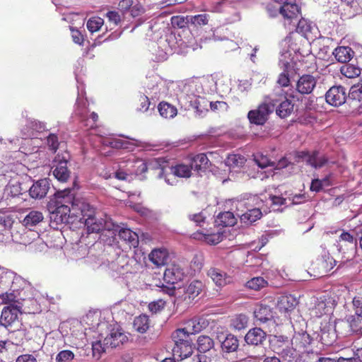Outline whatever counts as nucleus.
<instances>
[{
  "label": "nucleus",
  "mask_w": 362,
  "mask_h": 362,
  "mask_svg": "<svg viewBox=\"0 0 362 362\" xmlns=\"http://www.w3.org/2000/svg\"><path fill=\"white\" fill-rule=\"evenodd\" d=\"M47 143L49 148L55 153L59 144L57 136L54 134H50L47 138Z\"/></svg>",
  "instance_id": "nucleus-54"
},
{
  "label": "nucleus",
  "mask_w": 362,
  "mask_h": 362,
  "mask_svg": "<svg viewBox=\"0 0 362 362\" xmlns=\"http://www.w3.org/2000/svg\"><path fill=\"white\" fill-rule=\"evenodd\" d=\"M279 13L284 18V25L289 30L296 27L298 18L300 16V8L296 4H284L279 8Z\"/></svg>",
  "instance_id": "nucleus-6"
},
{
  "label": "nucleus",
  "mask_w": 362,
  "mask_h": 362,
  "mask_svg": "<svg viewBox=\"0 0 362 362\" xmlns=\"http://www.w3.org/2000/svg\"><path fill=\"white\" fill-rule=\"evenodd\" d=\"M68 160L69 156L57 154L53 160L52 168L53 175L62 182H66L70 177L71 172L67 166Z\"/></svg>",
  "instance_id": "nucleus-7"
},
{
  "label": "nucleus",
  "mask_w": 362,
  "mask_h": 362,
  "mask_svg": "<svg viewBox=\"0 0 362 362\" xmlns=\"http://www.w3.org/2000/svg\"><path fill=\"white\" fill-rule=\"evenodd\" d=\"M49 189V182L47 179H41L34 182L29 189V194L33 199L44 198Z\"/></svg>",
  "instance_id": "nucleus-14"
},
{
  "label": "nucleus",
  "mask_w": 362,
  "mask_h": 362,
  "mask_svg": "<svg viewBox=\"0 0 362 362\" xmlns=\"http://www.w3.org/2000/svg\"><path fill=\"white\" fill-rule=\"evenodd\" d=\"M149 259L157 267L163 266L169 260V253L165 248L154 249L149 255Z\"/></svg>",
  "instance_id": "nucleus-17"
},
{
  "label": "nucleus",
  "mask_w": 362,
  "mask_h": 362,
  "mask_svg": "<svg viewBox=\"0 0 362 362\" xmlns=\"http://www.w3.org/2000/svg\"><path fill=\"white\" fill-rule=\"evenodd\" d=\"M165 301L162 299H158L157 300H154L148 304V310L152 314H156L157 313L160 312L164 309L165 306Z\"/></svg>",
  "instance_id": "nucleus-47"
},
{
  "label": "nucleus",
  "mask_w": 362,
  "mask_h": 362,
  "mask_svg": "<svg viewBox=\"0 0 362 362\" xmlns=\"http://www.w3.org/2000/svg\"><path fill=\"white\" fill-rule=\"evenodd\" d=\"M266 10L268 15L272 18L276 16L279 12V8H277L274 4H268L266 7Z\"/></svg>",
  "instance_id": "nucleus-64"
},
{
  "label": "nucleus",
  "mask_w": 362,
  "mask_h": 362,
  "mask_svg": "<svg viewBox=\"0 0 362 362\" xmlns=\"http://www.w3.org/2000/svg\"><path fill=\"white\" fill-rule=\"evenodd\" d=\"M85 201L84 198L76 197L70 189L57 192L47 205L51 218L57 224L69 223L70 218L81 216V206Z\"/></svg>",
  "instance_id": "nucleus-1"
},
{
  "label": "nucleus",
  "mask_w": 362,
  "mask_h": 362,
  "mask_svg": "<svg viewBox=\"0 0 362 362\" xmlns=\"http://www.w3.org/2000/svg\"><path fill=\"white\" fill-rule=\"evenodd\" d=\"M274 351L283 358H286L293 355V353H291V350L288 346L281 349L280 346L276 347L275 345H274Z\"/></svg>",
  "instance_id": "nucleus-58"
},
{
  "label": "nucleus",
  "mask_w": 362,
  "mask_h": 362,
  "mask_svg": "<svg viewBox=\"0 0 362 362\" xmlns=\"http://www.w3.org/2000/svg\"><path fill=\"white\" fill-rule=\"evenodd\" d=\"M330 310L331 307L328 305L326 300L320 298L316 301L312 311L315 317H321L322 315L328 314Z\"/></svg>",
  "instance_id": "nucleus-29"
},
{
  "label": "nucleus",
  "mask_w": 362,
  "mask_h": 362,
  "mask_svg": "<svg viewBox=\"0 0 362 362\" xmlns=\"http://www.w3.org/2000/svg\"><path fill=\"white\" fill-rule=\"evenodd\" d=\"M246 159L244 156L238 154H232L228 156V167L230 173L240 172V168L244 165Z\"/></svg>",
  "instance_id": "nucleus-25"
},
{
  "label": "nucleus",
  "mask_w": 362,
  "mask_h": 362,
  "mask_svg": "<svg viewBox=\"0 0 362 362\" xmlns=\"http://www.w3.org/2000/svg\"><path fill=\"white\" fill-rule=\"evenodd\" d=\"M262 211L259 209L255 208L249 209L243 214V219H247L250 223H253L262 217Z\"/></svg>",
  "instance_id": "nucleus-45"
},
{
  "label": "nucleus",
  "mask_w": 362,
  "mask_h": 362,
  "mask_svg": "<svg viewBox=\"0 0 362 362\" xmlns=\"http://www.w3.org/2000/svg\"><path fill=\"white\" fill-rule=\"evenodd\" d=\"M158 109L160 116L165 119L173 118L177 114L176 107L165 101L158 104Z\"/></svg>",
  "instance_id": "nucleus-27"
},
{
  "label": "nucleus",
  "mask_w": 362,
  "mask_h": 362,
  "mask_svg": "<svg viewBox=\"0 0 362 362\" xmlns=\"http://www.w3.org/2000/svg\"><path fill=\"white\" fill-rule=\"evenodd\" d=\"M208 275L212 279L214 282L218 286L225 284V278L219 269L211 268L208 271Z\"/></svg>",
  "instance_id": "nucleus-43"
},
{
  "label": "nucleus",
  "mask_w": 362,
  "mask_h": 362,
  "mask_svg": "<svg viewBox=\"0 0 362 362\" xmlns=\"http://www.w3.org/2000/svg\"><path fill=\"white\" fill-rule=\"evenodd\" d=\"M340 241L347 242L351 247V250L356 249V240L349 232H343L339 236Z\"/></svg>",
  "instance_id": "nucleus-53"
},
{
  "label": "nucleus",
  "mask_w": 362,
  "mask_h": 362,
  "mask_svg": "<svg viewBox=\"0 0 362 362\" xmlns=\"http://www.w3.org/2000/svg\"><path fill=\"white\" fill-rule=\"evenodd\" d=\"M214 226L219 231L226 227V212L221 211L218 214L214 220Z\"/></svg>",
  "instance_id": "nucleus-49"
},
{
  "label": "nucleus",
  "mask_w": 362,
  "mask_h": 362,
  "mask_svg": "<svg viewBox=\"0 0 362 362\" xmlns=\"http://www.w3.org/2000/svg\"><path fill=\"white\" fill-rule=\"evenodd\" d=\"M254 315L257 320L263 323L271 320L273 317L270 307L263 304L257 306L254 311Z\"/></svg>",
  "instance_id": "nucleus-21"
},
{
  "label": "nucleus",
  "mask_w": 362,
  "mask_h": 362,
  "mask_svg": "<svg viewBox=\"0 0 362 362\" xmlns=\"http://www.w3.org/2000/svg\"><path fill=\"white\" fill-rule=\"evenodd\" d=\"M340 71L341 73L347 78H354L359 76L361 74L359 68L350 64L342 66Z\"/></svg>",
  "instance_id": "nucleus-41"
},
{
  "label": "nucleus",
  "mask_w": 362,
  "mask_h": 362,
  "mask_svg": "<svg viewBox=\"0 0 362 362\" xmlns=\"http://www.w3.org/2000/svg\"><path fill=\"white\" fill-rule=\"evenodd\" d=\"M296 30L298 33H302L303 35H307L308 33H310L313 29V25L308 20L301 18L300 19L298 18V21L296 23V27L293 30Z\"/></svg>",
  "instance_id": "nucleus-40"
},
{
  "label": "nucleus",
  "mask_w": 362,
  "mask_h": 362,
  "mask_svg": "<svg viewBox=\"0 0 362 362\" xmlns=\"http://www.w3.org/2000/svg\"><path fill=\"white\" fill-rule=\"evenodd\" d=\"M209 22L206 14H199L190 17V23L194 26H201L206 25Z\"/></svg>",
  "instance_id": "nucleus-48"
},
{
  "label": "nucleus",
  "mask_w": 362,
  "mask_h": 362,
  "mask_svg": "<svg viewBox=\"0 0 362 362\" xmlns=\"http://www.w3.org/2000/svg\"><path fill=\"white\" fill-rule=\"evenodd\" d=\"M225 230H218L217 233H206V243L211 245H215L221 242L223 239Z\"/></svg>",
  "instance_id": "nucleus-44"
},
{
  "label": "nucleus",
  "mask_w": 362,
  "mask_h": 362,
  "mask_svg": "<svg viewBox=\"0 0 362 362\" xmlns=\"http://www.w3.org/2000/svg\"><path fill=\"white\" fill-rule=\"evenodd\" d=\"M214 83L213 78H202V80H189L187 82L185 81H170L168 82L166 86L167 89H172L176 90L177 89H195L197 90L200 88L198 86V83L201 85L202 89L206 88L205 84L206 83Z\"/></svg>",
  "instance_id": "nucleus-10"
},
{
  "label": "nucleus",
  "mask_w": 362,
  "mask_h": 362,
  "mask_svg": "<svg viewBox=\"0 0 362 362\" xmlns=\"http://www.w3.org/2000/svg\"><path fill=\"white\" fill-rule=\"evenodd\" d=\"M81 215L79 218L80 221H83L88 233H100L106 228V222L102 218L95 216V209L86 200L82 204Z\"/></svg>",
  "instance_id": "nucleus-3"
},
{
  "label": "nucleus",
  "mask_w": 362,
  "mask_h": 362,
  "mask_svg": "<svg viewBox=\"0 0 362 362\" xmlns=\"http://www.w3.org/2000/svg\"><path fill=\"white\" fill-rule=\"evenodd\" d=\"M107 144L113 148H126L127 142L120 139H112L107 141Z\"/></svg>",
  "instance_id": "nucleus-56"
},
{
  "label": "nucleus",
  "mask_w": 362,
  "mask_h": 362,
  "mask_svg": "<svg viewBox=\"0 0 362 362\" xmlns=\"http://www.w3.org/2000/svg\"><path fill=\"white\" fill-rule=\"evenodd\" d=\"M44 219V216L42 212L39 211H30L24 218L23 224L26 228H31L39 224Z\"/></svg>",
  "instance_id": "nucleus-20"
},
{
  "label": "nucleus",
  "mask_w": 362,
  "mask_h": 362,
  "mask_svg": "<svg viewBox=\"0 0 362 362\" xmlns=\"http://www.w3.org/2000/svg\"><path fill=\"white\" fill-rule=\"evenodd\" d=\"M184 277V272L181 267L175 264H170L165 270L163 279L170 284L174 285L182 281Z\"/></svg>",
  "instance_id": "nucleus-12"
},
{
  "label": "nucleus",
  "mask_w": 362,
  "mask_h": 362,
  "mask_svg": "<svg viewBox=\"0 0 362 362\" xmlns=\"http://www.w3.org/2000/svg\"><path fill=\"white\" fill-rule=\"evenodd\" d=\"M74 354L71 350H63L56 356V362H70L74 358Z\"/></svg>",
  "instance_id": "nucleus-46"
},
{
  "label": "nucleus",
  "mask_w": 362,
  "mask_h": 362,
  "mask_svg": "<svg viewBox=\"0 0 362 362\" xmlns=\"http://www.w3.org/2000/svg\"><path fill=\"white\" fill-rule=\"evenodd\" d=\"M118 235L120 239L128 242L132 246L136 247L138 245V235L136 233L129 228H122L119 230Z\"/></svg>",
  "instance_id": "nucleus-31"
},
{
  "label": "nucleus",
  "mask_w": 362,
  "mask_h": 362,
  "mask_svg": "<svg viewBox=\"0 0 362 362\" xmlns=\"http://www.w3.org/2000/svg\"><path fill=\"white\" fill-rule=\"evenodd\" d=\"M352 303L355 310V315L362 317V298L359 296L354 297Z\"/></svg>",
  "instance_id": "nucleus-57"
},
{
  "label": "nucleus",
  "mask_w": 362,
  "mask_h": 362,
  "mask_svg": "<svg viewBox=\"0 0 362 362\" xmlns=\"http://www.w3.org/2000/svg\"><path fill=\"white\" fill-rule=\"evenodd\" d=\"M191 165L178 164L171 168V172L180 177H189L192 171Z\"/></svg>",
  "instance_id": "nucleus-37"
},
{
  "label": "nucleus",
  "mask_w": 362,
  "mask_h": 362,
  "mask_svg": "<svg viewBox=\"0 0 362 362\" xmlns=\"http://www.w3.org/2000/svg\"><path fill=\"white\" fill-rule=\"evenodd\" d=\"M188 218L194 222L197 226L202 227L206 221V216L204 211H201L194 214H189Z\"/></svg>",
  "instance_id": "nucleus-50"
},
{
  "label": "nucleus",
  "mask_w": 362,
  "mask_h": 362,
  "mask_svg": "<svg viewBox=\"0 0 362 362\" xmlns=\"http://www.w3.org/2000/svg\"><path fill=\"white\" fill-rule=\"evenodd\" d=\"M81 121L84 123V126L88 129H93L97 127L98 115L96 112H93L90 115V118L86 119H81Z\"/></svg>",
  "instance_id": "nucleus-51"
},
{
  "label": "nucleus",
  "mask_w": 362,
  "mask_h": 362,
  "mask_svg": "<svg viewBox=\"0 0 362 362\" xmlns=\"http://www.w3.org/2000/svg\"><path fill=\"white\" fill-rule=\"evenodd\" d=\"M207 322L200 317L192 318L189 320L185 325V327L182 329H177L173 334V337L175 339L183 335L185 338H188L189 334H194L200 332L203 329L207 326Z\"/></svg>",
  "instance_id": "nucleus-8"
},
{
  "label": "nucleus",
  "mask_w": 362,
  "mask_h": 362,
  "mask_svg": "<svg viewBox=\"0 0 362 362\" xmlns=\"http://www.w3.org/2000/svg\"><path fill=\"white\" fill-rule=\"evenodd\" d=\"M209 160L205 153H199L191 158V168L199 172L205 170L209 167Z\"/></svg>",
  "instance_id": "nucleus-19"
},
{
  "label": "nucleus",
  "mask_w": 362,
  "mask_h": 362,
  "mask_svg": "<svg viewBox=\"0 0 362 362\" xmlns=\"http://www.w3.org/2000/svg\"><path fill=\"white\" fill-rule=\"evenodd\" d=\"M310 343V339L307 334H298L291 340L293 349L299 352L304 351Z\"/></svg>",
  "instance_id": "nucleus-18"
},
{
  "label": "nucleus",
  "mask_w": 362,
  "mask_h": 362,
  "mask_svg": "<svg viewBox=\"0 0 362 362\" xmlns=\"http://www.w3.org/2000/svg\"><path fill=\"white\" fill-rule=\"evenodd\" d=\"M354 53L353 50L349 47H338L333 52L335 59L341 63L349 62Z\"/></svg>",
  "instance_id": "nucleus-24"
},
{
  "label": "nucleus",
  "mask_w": 362,
  "mask_h": 362,
  "mask_svg": "<svg viewBox=\"0 0 362 362\" xmlns=\"http://www.w3.org/2000/svg\"><path fill=\"white\" fill-rule=\"evenodd\" d=\"M203 284L200 281H193L189 285L182 288V293L178 291L177 302H182L186 305H189L195 298L201 293Z\"/></svg>",
  "instance_id": "nucleus-5"
},
{
  "label": "nucleus",
  "mask_w": 362,
  "mask_h": 362,
  "mask_svg": "<svg viewBox=\"0 0 362 362\" xmlns=\"http://www.w3.org/2000/svg\"><path fill=\"white\" fill-rule=\"evenodd\" d=\"M194 105L197 115L199 117H203L209 112V107H213L214 104L205 98L198 97L194 102Z\"/></svg>",
  "instance_id": "nucleus-28"
},
{
  "label": "nucleus",
  "mask_w": 362,
  "mask_h": 362,
  "mask_svg": "<svg viewBox=\"0 0 362 362\" xmlns=\"http://www.w3.org/2000/svg\"><path fill=\"white\" fill-rule=\"evenodd\" d=\"M128 341V337L119 329L113 328L110 333L105 338V345L111 348H116Z\"/></svg>",
  "instance_id": "nucleus-15"
},
{
  "label": "nucleus",
  "mask_w": 362,
  "mask_h": 362,
  "mask_svg": "<svg viewBox=\"0 0 362 362\" xmlns=\"http://www.w3.org/2000/svg\"><path fill=\"white\" fill-rule=\"evenodd\" d=\"M347 322L350 329L353 333L362 334V317L356 315H351L348 317Z\"/></svg>",
  "instance_id": "nucleus-36"
},
{
  "label": "nucleus",
  "mask_w": 362,
  "mask_h": 362,
  "mask_svg": "<svg viewBox=\"0 0 362 362\" xmlns=\"http://www.w3.org/2000/svg\"><path fill=\"white\" fill-rule=\"evenodd\" d=\"M281 64L284 68V71L279 74L277 80V83L280 87H287L289 85L290 79L288 76V69L291 67V64L288 62L281 61Z\"/></svg>",
  "instance_id": "nucleus-33"
},
{
  "label": "nucleus",
  "mask_w": 362,
  "mask_h": 362,
  "mask_svg": "<svg viewBox=\"0 0 362 362\" xmlns=\"http://www.w3.org/2000/svg\"><path fill=\"white\" fill-rule=\"evenodd\" d=\"M294 105L288 99L282 101L276 110V114L281 118L289 116L293 110Z\"/></svg>",
  "instance_id": "nucleus-32"
},
{
  "label": "nucleus",
  "mask_w": 362,
  "mask_h": 362,
  "mask_svg": "<svg viewBox=\"0 0 362 362\" xmlns=\"http://www.w3.org/2000/svg\"><path fill=\"white\" fill-rule=\"evenodd\" d=\"M267 281L261 276L252 278L246 283V286L248 288L255 291H259L267 286Z\"/></svg>",
  "instance_id": "nucleus-39"
},
{
  "label": "nucleus",
  "mask_w": 362,
  "mask_h": 362,
  "mask_svg": "<svg viewBox=\"0 0 362 362\" xmlns=\"http://www.w3.org/2000/svg\"><path fill=\"white\" fill-rule=\"evenodd\" d=\"M133 327L139 333H145L149 328V318L146 315H140L135 317Z\"/></svg>",
  "instance_id": "nucleus-30"
},
{
  "label": "nucleus",
  "mask_w": 362,
  "mask_h": 362,
  "mask_svg": "<svg viewBox=\"0 0 362 362\" xmlns=\"http://www.w3.org/2000/svg\"><path fill=\"white\" fill-rule=\"evenodd\" d=\"M274 105L262 103L257 109L249 111L247 118L251 124L263 125L268 119L269 115L274 111Z\"/></svg>",
  "instance_id": "nucleus-4"
},
{
  "label": "nucleus",
  "mask_w": 362,
  "mask_h": 362,
  "mask_svg": "<svg viewBox=\"0 0 362 362\" xmlns=\"http://www.w3.org/2000/svg\"><path fill=\"white\" fill-rule=\"evenodd\" d=\"M309 165L317 168H321L327 162V159L325 157H318V152L313 151L312 154L308 155L307 161Z\"/></svg>",
  "instance_id": "nucleus-38"
},
{
  "label": "nucleus",
  "mask_w": 362,
  "mask_h": 362,
  "mask_svg": "<svg viewBox=\"0 0 362 362\" xmlns=\"http://www.w3.org/2000/svg\"><path fill=\"white\" fill-rule=\"evenodd\" d=\"M316 83L314 76L309 74L303 75L298 81L296 90H313Z\"/></svg>",
  "instance_id": "nucleus-22"
},
{
  "label": "nucleus",
  "mask_w": 362,
  "mask_h": 362,
  "mask_svg": "<svg viewBox=\"0 0 362 362\" xmlns=\"http://www.w3.org/2000/svg\"><path fill=\"white\" fill-rule=\"evenodd\" d=\"M239 346V340L233 334H228V354L236 351Z\"/></svg>",
  "instance_id": "nucleus-52"
},
{
  "label": "nucleus",
  "mask_w": 362,
  "mask_h": 362,
  "mask_svg": "<svg viewBox=\"0 0 362 362\" xmlns=\"http://www.w3.org/2000/svg\"><path fill=\"white\" fill-rule=\"evenodd\" d=\"M24 284L23 279L15 273L2 272L0 274V299L4 303L18 302Z\"/></svg>",
  "instance_id": "nucleus-2"
},
{
  "label": "nucleus",
  "mask_w": 362,
  "mask_h": 362,
  "mask_svg": "<svg viewBox=\"0 0 362 362\" xmlns=\"http://www.w3.org/2000/svg\"><path fill=\"white\" fill-rule=\"evenodd\" d=\"M257 165L261 168H265L268 166H274L275 163L269 160L267 156H260L255 158Z\"/></svg>",
  "instance_id": "nucleus-55"
},
{
  "label": "nucleus",
  "mask_w": 362,
  "mask_h": 362,
  "mask_svg": "<svg viewBox=\"0 0 362 362\" xmlns=\"http://www.w3.org/2000/svg\"><path fill=\"white\" fill-rule=\"evenodd\" d=\"M106 16L108 20L114 23L115 25H117L121 21L120 15L117 11H109L107 13Z\"/></svg>",
  "instance_id": "nucleus-60"
},
{
  "label": "nucleus",
  "mask_w": 362,
  "mask_h": 362,
  "mask_svg": "<svg viewBox=\"0 0 362 362\" xmlns=\"http://www.w3.org/2000/svg\"><path fill=\"white\" fill-rule=\"evenodd\" d=\"M297 299L292 295L281 296L278 300L276 308L284 317L291 319V314L298 305Z\"/></svg>",
  "instance_id": "nucleus-11"
},
{
  "label": "nucleus",
  "mask_w": 362,
  "mask_h": 362,
  "mask_svg": "<svg viewBox=\"0 0 362 362\" xmlns=\"http://www.w3.org/2000/svg\"><path fill=\"white\" fill-rule=\"evenodd\" d=\"M214 346L213 340L208 336L201 335L197 339V350L200 353L209 351Z\"/></svg>",
  "instance_id": "nucleus-34"
},
{
  "label": "nucleus",
  "mask_w": 362,
  "mask_h": 362,
  "mask_svg": "<svg viewBox=\"0 0 362 362\" xmlns=\"http://www.w3.org/2000/svg\"><path fill=\"white\" fill-rule=\"evenodd\" d=\"M133 0H122L119 3V8L123 12L127 10H130L133 5Z\"/></svg>",
  "instance_id": "nucleus-61"
},
{
  "label": "nucleus",
  "mask_w": 362,
  "mask_h": 362,
  "mask_svg": "<svg viewBox=\"0 0 362 362\" xmlns=\"http://www.w3.org/2000/svg\"><path fill=\"white\" fill-rule=\"evenodd\" d=\"M16 362H37V359L31 354H23L17 358Z\"/></svg>",
  "instance_id": "nucleus-62"
},
{
  "label": "nucleus",
  "mask_w": 362,
  "mask_h": 362,
  "mask_svg": "<svg viewBox=\"0 0 362 362\" xmlns=\"http://www.w3.org/2000/svg\"><path fill=\"white\" fill-rule=\"evenodd\" d=\"M23 190L21 183L17 181H10L5 189L6 193L11 197H16L22 194Z\"/></svg>",
  "instance_id": "nucleus-35"
},
{
  "label": "nucleus",
  "mask_w": 362,
  "mask_h": 362,
  "mask_svg": "<svg viewBox=\"0 0 362 362\" xmlns=\"http://www.w3.org/2000/svg\"><path fill=\"white\" fill-rule=\"evenodd\" d=\"M139 107L137 109L141 112H146L148 110L150 106V100L149 98L145 95H141L139 98Z\"/></svg>",
  "instance_id": "nucleus-59"
},
{
  "label": "nucleus",
  "mask_w": 362,
  "mask_h": 362,
  "mask_svg": "<svg viewBox=\"0 0 362 362\" xmlns=\"http://www.w3.org/2000/svg\"><path fill=\"white\" fill-rule=\"evenodd\" d=\"M104 23L103 18L95 16L88 19L86 23V27L90 33H95L100 30Z\"/></svg>",
  "instance_id": "nucleus-42"
},
{
  "label": "nucleus",
  "mask_w": 362,
  "mask_h": 362,
  "mask_svg": "<svg viewBox=\"0 0 362 362\" xmlns=\"http://www.w3.org/2000/svg\"><path fill=\"white\" fill-rule=\"evenodd\" d=\"M248 317L244 314H237L230 320V327L235 331H240L247 327Z\"/></svg>",
  "instance_id": "nucleus-26"
},
{
  "label": "nucleus",
  "mask_w": 362,
  "mask_h": 362,
  "mask_svg": "<svg viewBox=\"0 0 362 362\" xmlns=\"http://www.w3.org/2000/svg\"><path fill=\"white\" fill-rule=\"evenodd\" d=\"M325 100L332 106H340L346 102V92H326Z\"/></svg>",
  "instance_id": "nucleus-23"
},
{
  "label": "nucleus",
  "mask_w": 362,
  "mask_h": 362,
  "mask_svg": "<svg viewBox=\"0 0 362 362\" xmlns=\"http://www.w3.org/2000/svg\"><path fill=\"white\" fill-rule=\"evenodd\" d=\"M267 334L261 328L250 329L245 337V340L250 345H260L266 340Z\"/></svg>",
  "instance_id": "nucleus-16"
},
{
  "label": "nucleus",
  "mask_w": 362,
  "mask_h": 362,
  "mask_svg": "<svg viewBox=\"0 0 362 362\" xmlns=\"http://www.w3.org/2000/svg\"><path fill=\"white\" fill-rule=\"evenodd\" d=\"M10 304V305L3 308L0 317V321L4 327H7L14 323L18 320V314L21 313L17 305Z\"/></svg>",
  "instance_id": "nucleus-13"
},
{
  "label": "nucleus",
  "mask_w": 362,
  "mask_h": 362,
  "mask_svg": "<svg viewBox=\"0 0 362 362\" xmlns=\"http://www.w3.org/2000/svg\"><path fill=\"white\" fill-rule=\"evenodd\" d=\"M175 345L173 348V354L174 357L183 360L190 356L193 352L192 346L190 341L183 335L175 339L173 337Z\"/></svg>",
  "instance_id": "nucleus-9"
},
{
  "label": "nucleus",
  "mask_w": 362,
  "mask_h": 362,
  "mask_svg": "<svg viewBox=\"0 0 362 362\" xmlns=\"http://www.w3.org/2000/svg\"><path fill=\"white\" fill-rule=\"evenodd\" d=\"M92 349H93V353L94 356L96 354L100 355L101 353L105 351V348L103 346L100 341H95V343H93L92 345Z\"/></svg>",
  "instance_id": "nucleus-63"
}]
</instances>
